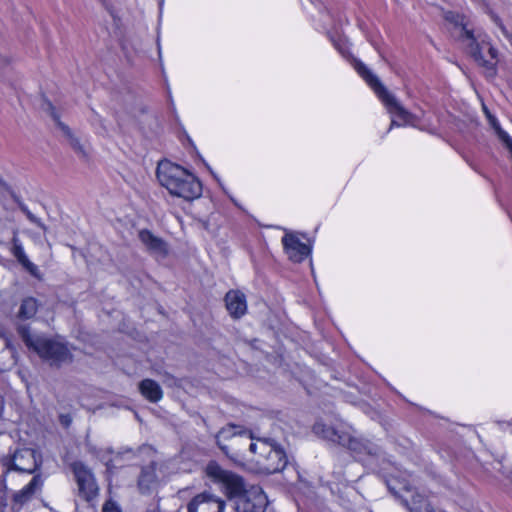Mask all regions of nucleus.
Listing matches in <instances>:
<instances>
[{"instance_id":"obj_1","label":"nucleus","mask_w":512,"mask_h":512,"mask_svg":"<svg viewBox=\"0 0 512 512\" xmlns=\"http://www.w3.org/2000/svg\"><path fill=\"white\" fill-rule=\"evenodd\" d=\"M205 471L211 481L221 485L229 498H237L235 506L237 512H265L268 500L259 486H252L246 490L242 477L224 470L214 461L207 464Z\"/></svg>"},{"instance_id":"obj_2","label":"nucleus","mask_w":512,"mask_h":512,"mask_svg":"<svg viewBox=\"0 0 512 512\" xmlns=\"http://www.w3.org/2000/svg\"><path fill=\"white\" fill-rule=\"evenodd\" d=\"M157 179L173 196L194 200L202 194L200 181L181 166L170 161H161L157 167Z\"/></svg>"},{"instance_id":"obj_3","label":"nucleus","mask_w":512,"mask_h":512,"mask_svg":"<svg viewBox=\"0 0 512 512\" xmlns=\"http://www.w3.org/2000/svg\"><path fill=\"white\" fill-rule=\"evenodd\" d=\"M354 68L383 102L387 111L392 116L401 120V122H399L392 118L388 131L394 127H400L404 125L416 126L418 117L405 109L400 104V102L391 93L388 92L378 77L374 75L364 63L356 61Z\"/></svg>"},{"instance_id":"obj_4","label":"nucleus","mask_w":512,"mask_h":512,"mask_svg":"<svg viewBox=\"0 0 512 512\" xmlns=\"http://www.w3.org/2000/svg\"><path fill=\"white\" fill-rule=\"evenodd\" d=\"M17 332L29 349L51 365L59 366L71 360L70 351L65 344L44 336L33 335L27 325H19Z\"/></svg>"},{"instance_id":"obj_5","label":"nucleus","mask_w":512,"mask_h":512,"mask_svg":"<svg viewBox=\"0 0 512 512\" xmlns=\"http://www.w3.org/2000/svg\"><path fill=\"white\" fill-rule=\"evenodd\" d=\"M459 38L466 44L468 52L478 65L485 69L486 76L494 77L497 72V50L484 37L476 36L466 26L460 28Z\"/></svg>"},{"instance_id":"obj_6","label":"nucleus","mask_w":512,"mask_h":512,"mask_svg":"<svg viewBox=\"0 0 512 512\" xmlns=\"http://www.w3.org/2000/svg\"><path fill=\"white\" fill-rule=\"evenodd\" d=\"M313 429L316 434L321 435L324 439L345 446L358 454L376 455L378 453V448L375 445L355 437L351 428L316 423Z\"/></svg>"},{"instance_id":"obj_7","label":"nucleus","mask_w":512,"mask_h":512,"mask_svg":"<svg viewBox=\"0 0 512 512\" xmlns=\"http://www.w3.org/2000/svg\"><path fill=\"white\" fill-rule=\"evenodd\" d=\"M237 436H245L247 439L251 440L249 450L251 453L258 455L257 462L259 464L265 460L269 453L271 454V451L277 445V443L270 438L255 439L251 431L244 430L240 426L236 425H227L226 427H223L217 435V441L220 442L221 439L228 440Z\"/></svg>"},{"instance_id":"obj_8","label":"nucleus","mask_w":512,"mask_h":512,"mask_svg":"<svg viewBox=\"0 0 512 512\" xmlns=\"http://www.w3.org/2000/svg\"><path fill=\"white\" fill-rule=\"evenodd\" d=\"M43 110L54 120L56 126L62 132V136L65 138L66 142L71 146L74 152L78 155V157L82 161H89V153L92 151L91 145L87 144L85 141L74 135L71 129L60 120L55 107L50 102L44 104Z\"/></svg>"},{"instance_id":"obj_9","label":"nucleus","mask_w":512,"mask_h":512,"mask_svg":"<svg viewBox=\"0 0 512 512\" xmlns=\"http://www.w3.org/2000/svg\"><path fill=\"white\" fill-rule=\"evenodd\" d=\"M40 464V457L31 448L17 449L12 455L2 459V465L6 471L13 470L28 474L34 473Z\"/></svg>"},{"instance_id":"obj_10","label":"nucleus","mask_w":512,"mask_h":512,"mask_svg":"<svg viewBox=\"0 0 512 512\" xmlns=\"http://www.w3.org/2000/svg\"><path fill=\"white\" fill-rule=\"evenodd\" d=\"M73 471L78 484L79 496L93 506L96 487L92 473L82 463H74Z\"/></svg>"},{"instance_id":"obj_11","label":"nucleus","mask_w":512,"mask_h":512,"mask_svg":"<svg viewBox=\"0 0 512 512\" xmlns=\"http://www.w3.org/2000/svg\"><path fill=\"white\" fill-rule=\"evenodd\" d=\"M282 244L289 259L293 262H302L311 253V246L303 243L294 233H286L282 238Z\"/></svg>"},{"instance_id":"obj_12","label":"nucleus","mask_w":512,"mask_h":512,"mask_svg":"<svg viewBox=\"0 0 512 512\" xmlns=\"http://www.w3.org/2000/svg\"><path fill=\"white\" fill-rule=\"evenodd\" d=\"M225 502L214 495L203 492L188 504V512H223Z\"/></svg>"},{"instance_id":"obj_13","label":"nucleus","mask_w":512,"mask_h":512,"mask_svg":"<svg viewBox=\"0 0 512 512\" xmlns=\"http://www.w3.org/2000/svg\"><path fill=\"white\" fill-rule=\"evenodd\" d=\"M138 236L141 243L151 254L160 257H165L167 255V244L163 239L155 236L152 232L145 229L139 231Z\"/></svg>"},{"instance_id":"obj_14","label":"nucleus","mask_w":512,"mask_h":512,"mask_svg":"<svg viewBox=\"0 0 512 512\" xmlns=\"http://www.w3.org/2000/svg\"><path fill=\"white\" fill-rule=\"evenodd\" d=\"M226 308L233 318L242 317L247 311L245 295L238 290H230L225 296Z\"/></svg>"},{"instance_id":"obj_15","label":"nucleus","mask_w":512,"mask_h":512,"mask_svg":"<svg viewBox=\"0 0 512 512\" xmlns=\"http://www.w3.org/2000/svg\"><path fill=\"white\" fill-rule=\"evenodd\" d=\"M11 252L13 256L17 259V261L34 277L40 279V271L38 267L29 260L27 255L24 252L21 241L17 235V232H14V236L12 238V249Z\"/></svg>"},{"instance_id":"obj_16","label":"nucleus","mask_w":512,"mask_h":512,"mask_svg":"<svg viewBox=\"0 0 512 512\" xmlns=\"http://www.w3.org/2000/svg\"><path fill=\"white\" fill-rule=\"evenodd\" d=\"M287 462V456L283 448L277 444L271 451V454L269 453V455L266 456L261 465L268 473H276L283 470Z\"/></svg>"},{"instance_id":"obj_17","label":"nucleus","mask_w":512,"mask_h":512,"mask_svg":"<svg viewBox=\"0 0 512 512\" xmlns=\"http://www.w3.org/2000/svg\"><path fill=\"white\" fill-rule=\"evenodd\" d=\"M139 391L142 396L152 403L159 402L163 397L160 385L152 379H144L139 383Z\"/></svg>"},{"instance_id":"obj_18","label":"nucleus","mask_w":512,"mask_h":512,"mask_svg":"<svg viewBox=\"0 0 512 512\" xmlns=\"http://www.w3.org/2000/svg\"><path fill=\"white\" fill-rule=\"evenodd\" d=\"M42 484L40 475H35L26 486L14 495V500L21 504L28 501L41 488Z\"/></svg>"},{"instance_id":"obj_19","label":"nucleus","mask_w":512,"mask_h":512,"mask_svg":"<svg viewBox=\"0 0 512 512\" xmlns=\"http://www.w3.org/2000/svg\"><path fill=\"white\" fill-rule=\"evenodd\" d=\"M39 308L38 301L33 297H26L22 300L19 310L17 312V318L20 320L32 319Z\"/></svg>"},{"instance_id":"obj_20","label":"nucleus","mask_w":512,"mask_h":512,"mask_svg":"<svg viewBox=\"0 0 512 512\" xmlns=\"http://www.w3.org/2000/svg\"><path fill=\"white\" fill-rule=\"evenodd\" d=\"M156 480V468L153 463L143 467L139 476L138 485L142 491H148Z\"/></svg>"},{"instance_id":"obj_21","label":"nucleus","mask_w":512,"mask_h":512,"mask_svg":"<svg viewBox=\"0 0 512 512\" xmlns=\"http://www.w3.org/2000/svg\"><path fill=\"white\" fill-rule=\"evenodd\" d=\"M101 461L105 464L107 471L112 473L114 468L122 465V456L120 453L113 454V456L101 455Z\"/></svg>"},{"instance_id":"obj_22","label":"nucleus","mask_w":512,"mask_h":512,"mask_svg":"<svg viewBox=\"0 0 512 512\" xmlns=\"http://www.w3.org/2000/svg\"><path fill=\"white\" fill-rule=\"evenodd\" d=\"M22 212L26 215L30 222L41 228L44 233L47 231L46 225L41 221L40 218L36 217L26 206H21Z\"/></svg>"},{"instance_id":"obj_23","label":"nucleus","mask_w":512,"mask_h":512,"mask_svg":"<svg viewBox=\"0 0 512 512\" xmlns=\"http://www.w3.org/2000/svg\"><path fill=\"white\" fill-rule=\"evenodd\" d=\"M499 140L503 143V145L509 150L512 156V138L509 134L504 131L502 128L495 131Z\"/></svg>"},{"instance_id":"obj_24","label":"nucleus","mask_w":512,"mask_h":512,"mask_svg":"<svg viewBox=\"0 0 512 512\" xmlns=\"http://www.w3.org/2000/svg\"><path fill=\"white\" fill-rule=\"evenodd\" d=\"M483 110H484L485 115H486V117H487V119H488V121H489V124L492 126V128H493L495 131H497L498 129H500V128H501V126H500V124H499L498 120L496 119V117H495V116H493V115L490 113V111H489L485 106L483 107Z\"/></svg>"},{"instance_id":"obj_25","label":"nucleus","mask_w":512,"mask_h":512,"mask_svg":"<svg viewBox=\"0 0 512 512\" xmlns=\"http://www.w3.org/2000/svg\"><path fill=\"white\" fill-rule=\"evenodd\" d=\"M102 511L103 512H122L119 505L112 500L107 501L103 505Z\"/></svg>"},{"instance_id":"obj_26","label":"nucleus","mask_w":512,"mask_h":512,"mask_svg":"<svg viewBox=\"0 0 512 512\" xmlns=\"http://www.w3.org/2000/svg\"><path fill=\"white\" fill-rule=\"evenodd\" d=\"M500 28H501L503 34L509 40L510 44L512 45V35L508 33V31L505 29V27L503 25H500Z\"/></svg>"},{"instance_id":"obj_27","label":"nucleus","mask_w":512,"mask_h":512,"mask_svg":"<svg viewBox=\"0 0 512 512\" xmlns=\"http://www.w3.org/2000/svg\"><path fill=\"white\" fill-rule=\"evenodd\" d=\"M387 486H388V488H389V490H390L391 492H393V493H395V494L397 493V492H396V487H395L394 485H392L391 480L387 481Z\"/></svg>"},{"instance_id":"obj_28","label":"nucleus","mask_w":512,"mask_h":512,"mask_svg":"<svg viewBox=\"0 0 512 512\" xmlns=\"http://www.w3.org/2000/svg\"><path fill=\"white\" fill-rule=\"evenodd\" d=\"M7 63H8V60L5 57L0 56V67Z\"/></svg>"},{"instance_id":"obj_29","label":"nucleus","mask_w":512,"mask_h":512,"mask_svg":"<svg viewBox=\"0 0 512 512\" xmlns=\"http://www.w3.org/2000/svg\"><path fill=\"white\" fill-rule=\"evenodd\" d=\"M402 488L405 489V490H409L408 484L406 482L403 483V487Z\"/></svg>"},{"instance_id":"obj_30","label":"nucleus","mask_w":512,"mask_h":512,"mask_svg":"<svg viewBox=\"0 0 512 512\" xmlns=\"http://www.w3.org/2000/svg\"><path fill=\"white\" fill-rule=\"evenodd\" d=\"M509 427H510V432L512 433V423L509 424Z\"/></svg>"}]
</instances>
